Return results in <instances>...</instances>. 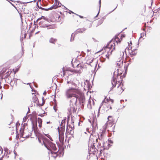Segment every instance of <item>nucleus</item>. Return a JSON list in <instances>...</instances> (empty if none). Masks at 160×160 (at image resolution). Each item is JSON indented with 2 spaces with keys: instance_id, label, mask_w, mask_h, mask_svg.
I'll use <instances>...</instances> for the list:
<instances>
[{
  "instance_id": "nucleus-1",
  "label": "nucleus",
  "mask_w": 160,
  "mask_h": 160,
  "mask_svg": "<svg viewBox=\"0 0 160 160\" xmlns=\"http://www.w3.org/2000/svg\"><path fill=\"white\" fill-rule=\"evenodd\" d=\"M65 96L67 98H71L70 101L71 112H76L78 99L81 103H84L85 102L84 93L78 88H70L67 89L65 92Z\"/></svg>"
},
{
  "instance_id": "nucleus-2",
  "label": "nucleus",
  "mask_w": 160,
  "mask_h": 160,
  "mask_svg": "<svg viewBox=\"0 0 160 160\" xmlns=\"http://www.w3.org/2000/svg\"><path fill=\"white\" fill-rule=\"evenodd\" d=\"M124 37V36L123 35H118L115 36L114 40L110 42L106 47L103 48L102 51L103 53V55L107 59H109V56L111 55L113 50L115 49V42H116L117 44L120 43L122 40V38Z\"/></svg>"
},
{
  "instance_id": "nucleus-3",
  "label": "nucleus",
  "mask_w": 160,
  "mask_h": 160,
  "mask_svg": "<svg viewBox=\"0 0 160 160\" xmlns=\"http://www.w3.org/2000/svg\"><path fill=\"white\" fill-rule=\"evenodd\" d=\"M112 88L117 87L115 89V92L119 94H121L124 91L122 87V80H117L116 79V76L113 77L111 81Z\"/></svg>"
},
{
  "instance_id": "nucleus-4",
  "label": "nucleus",
  "mask_w": 160,
  "mask_h": 160,
  "mask_svg": "<svg viewBox=\"0 0 160 160\" xmlns=\"http://www.w3.org/2000/svg\"><path fill=\"white\" fill-rule=\"evenodd\" d=\"M66 118L63 119L61 123L60 129L59 128H58L59 133V141L61 145L64 144V132L65 131V125L66 123Z\"/></svg>"
},
{
  "instance_id": "nucleus-5",
  "label": "nucleus",
  "mask_w": 160,
  "mask_h": 160,
  "mask_svg": "<svg viewBox=\"0 0 160 160\" xmlns=\"http://www.w3.org/2000/svg\"><path fill=\"white\" fill-rule=\"evenodd\" d=\"M85 60L87 64L90 65L92 67L95 68L97 67L98 62L95 59L93 54L89 52L87 54Z\"/></svg>"
},
{
  "instance_id": "nucleus-6",
  "label": "nucleus",
  "mask_w": 160,
  "mask_h": 160,
  "mask_svg": "<svg viewBox=\"0 0 160 160\" xmlns=\"http://www.w3.org/2000/svg\"><path fill=\"white\" fill-rule=\"evenodd\" d=\"M128 45L129 47L128 48V55L132 58L135 57L137 53V48L138 45L134 43H132L130 41Z\"/></svg>"
},
{
  "instance_id": "nucleus-7",
  "label": "nucleus",
  "mask_w": 160,
  "mask_h": 160,
  "mask_svg": "<svg viewBox=\"0 0 160 160\" xmlns=\"http://www.w3.org/2000/svg\"><path fill=\"white\" fill-rule=\"evenodd\" d=\"M127 67L125 66H124L122 68H118V75L117 76L114 75L113 77L116 76V80L122 81V78L126 76L127 72Z\"/></svg>"
},
{
  "instance_id": "nucleus-8",
  "label": "nucleus",
  "mask_w": 160,
  "mask_h": 160,
  "mask_svg": "<svg viewBox=\"0 0 160 160\" xmlns=\"http://www.w3.org/2000/svg\"><path fill=\"white\" fill-rule=\"evenodd\" d=\"M105 131H102L100 133V136L98 135V138H97L95 136H92L90 137L91 140H93V144L97 146L98 147L101 145V141L103 139Z\"/></svg>"
},
{
  "instance_id": "nucleus-9",
  "label": "nucleus",
  "mask_w": 160,
  "mask_h": 160,
  "mask_svg": "<svg viewBox=\"0 0 160 160\" xmlns=\"http://www.w3.org/2000/svg\"><path fill=\"white\" fill-rule=\"evenodd\" d=\"M32 130L28 128L25 129V127L23 126L20 130V135L24 138H28L31 136L32 133Z\"/></svg>"
},
{
  "instance_id": "nucleus-10",
  "label": "nucleus",
  "mask_w": 160,
  "mask_h": 160,
  "mask_svg": "<svg viewBox=\"0 0 160 160\" xmlns=\"http://www.w3.org/2000/svg\"><path fill=\"white\" fill-rule=\"evenodd\" d=\"M108 121H107V128H109L108 131H113L114 130V128L115 125L114 124L115 123V119L112 116H109L108 117Z\"/></svg>"
},
{
  "instance_id": "nucleus-11",
  "label": "nucleus",
  "mask_w": 160,
  "mask_h": 160,
  "mask_svg": "<svg viewBox=\"0 0 160 160\" xmlns=\"http://www.w3.org/2000/svg\"><path fill=\"white\" fill-rule=\"evenodd\" d=\"M32 101L34 102H36L37 104L39 106H43L45 103V100L44 98H42V102L40 103L38 100V98L37 97L36 95L34 93H32Z\"/></svg>"
},
{
  "instance_id": "nucleus-12",
  "label": "nucleus",
  "mask_w": 160,
  "mask_h": 160,
  "mask_svg": "<svg viewBox=\"0 0 160 160\" xmlns=\"http://www.w3.org/2000/svg\"><path fill=\"white\" fill-rule=\"evenodd\" d=\"M46 22L45 21H42L40 22V25L42 27H47L48 29H55L56 28V26L53 24L51 25H48L46 23Z\"/></svg>"
},
{
  "instance_id": "nucleus-13",
  "label": "nucleus",
  "mask_w": 160,
  "mask_h": 160,
  "mask_svg": "<svg viewBox=\"0 0 160 160\" xmlns=\"http://www.w3.org/2000/svg\"><path fill=\"white\" fill-rule=\"evenodd\" d=\"M103 102L105 103L106 105H109V104H112L114 102L113 99L111 98L110 97H105L103 101Z\"/></svg>"
},
{
  "instance_id": "nucleus-14",
  "label": "nucleus",
  "mask_w": 160,
  "mask_h": 160,
  "mask_svg": "<svg viewBox=\"0 0 160 160\" xmlns=\"http://www.w3.org/2000/svg\"><path fill=\"white\" fill-rule=\"evenodd\" d=\"M85 24L86 26V27L88 28H90L92 26V23L90 21L87 20L85 22Z\"/></svg>"
},
{
  "instance_id": "nucleus-15",
  "label": "nucleus",
  "mask_w": 160,
  "mask_h": 160,
  "mask_svg": "<svg viewBox=\"0 0 160 160\" xmlns=\"http://www.w3.org/2000/svg\"><path fill=\"white\" fill-rule=\"evenodd\" d=\"M86 30L84 28H82L78 29L76 31L75 33L76 34L83 33Z\"/></svg>"
},
{
  "instance_id": "nucleus-16",
  "label": "nucleus",
  "mask_w": 160,
  "mask_h": 160,
  "mask_svg": "<svg viewBox=\"0 0 160 160\" xmlns=\"http://www.w3.org/2000/svg\"><path fill=\"white\" fill-rule=\"evenodd\" d=\"M55 17L56 18L54 20H53V22H59L60 20V16L59 14L56 13L55 14Z\"/></svg>"
},
{
  "instance_id": "nucleus-17",
  "label": "nucleus",
  "mask_w": 160,
  "mask_h": 160,
  "mask_svg": "<svg viewBox=\"0 0 160 160\" xmlns=\"http://www.w3.org/2000/svg\"><path fill=\"white\" fill-rule=\"evenodd\" d=\"M70 126H69L67 127V128L66 129V132H68L70 134H72L73 131H72V128H70Z\"/></svg>"
},
{
  "instance_id": "nucleus-18",
  "label": "nucleus",
  "mask_w": 160,
  "mask_h": 160,
  "mask_svg": "<svg viewBox=\"0 0 160 160\" xmlns=\"http://www.w3.org/2000/svg\"><path fill=\"white\" fill-rule=\"evenodd\" d=\"M49 145L50 146V147L52 148V149L54 151L56 150V148L55 144L50 142L48 143Z\"/></svg>"
},
{
  "instance_id": "nucleus-19",
  "label": "nucleus",
  "mask_w": 160,
  "mask_h": 160,
  "mask_svg": "<svg viewBox=\"0 0 160 160\" xmlns=\"http://www.w3.org/2000/svg\"><path fill=\"white\" fill-rule=\"evenodd\" d=\"M117 65L119 68H122L123 67V61L120 60L117 63Z\"/></svg>"
},
{
  "instance_id": "nucleus-20",
  "label": "nucleus",
  "mask_w": 160,
  "mask_h": 160,
  "mask_svg": "<svg viewBox=\"0 0 160 160\" xmlns=\"http://www.w3.org/2000/svg\"><path fill=\"white\" fill-rule=\"evenodd\" d=\"M38 122L39 124L38 127H39V128H41L42 127V119L40 118H38Z\"/></svg>"
},
{
  "instance_id": "nucleus-21",
  "label": "nucleus",
  "mask_w": 160,
  "mask_h": 160,
  "mask_svg": "<svg viewBox=\"0 0 160 160\" xmlns=\"http://www.w3.org/2000/svg\"><path fill=\"white\" fill-rule=\"evenodd\" d=\"M58 7V6H57L56 5L54 4L52 5L51 7L50 8H48L49 9V10H52L53 9H56Z\"/></svg>"
},
{
  "instance_id": "nucleus-22",
  "label": "nucleus",
  "mask_w": 160,
  "mask_h": 160,
  "mask_svg": "<svg viewBox=\"0 0 160 160\" xmlns=\"http://www.w3.org/2000/svg\"><path fill=\"white\" fill-rule=\"evenodd\" d=\"M56 40H57L55 39H54L53 38H51L49 40V42H50L52 43L55 44Z\"/></svg>"
},
{
  "instance_id": "nucleus-23",
  "label": "nucleus",
  "mask_w": 160,
  "mask_h": 160,
  "mask_svg": "<svg viewBox=\"0 0 160 160\" xmlns=\"http://www.w3.org/2000/svg\"><path fill=\"white\" fill-rule=\"evenodd\" d=\"M54 4L56 5L57 6L60 7V5L59 4H61L57 0H55V2Z\"/></svg>"
},
{
  "instance_id": "nucleus-24",
  "label": "nucleus",
  "mask_w": 160,
  "mask_h": 160,
  "mask_svg": "<svg viewBox=\"0 0 160 160\" xmlns=\"http://www.w3.org/2000/svg\"><path fill=\"white\" fill-rule=\"evenodd\" d=\"M103 19L102 18L98 20V21L97 25H101V24H102L103 23Z\"/></svg>"
},
{
  "instance_id": "nucleus-25",
  "label": "nucleus",
  "mask_w": 160,
  "mask_h": 160,
  "mask_svg": "<svg viewBox=\"0 0 160 160\" xmlns=\"http://www.w3.org/2000/svg\"><path fill=\"white\" fill-rule=\"evenodd\" d=\"M112 104H111V103L110 104H109V105H106L107 107V110H109V109H112Z\"/></svg>"
},
{
  "instance_id": "nucleus-26",
  "label": "nucleus",
  "mask_w": 160,
  "mask_h": 160,
  "mask_svg": "<svg viewBox=\"0 0 160 160\" xmlns=\"http://www.w3.org/2000/svg\"><path fill=\"white\" fill-rule=\"evenodd\" d=\"M19 68H17L15 69H13V70L14 72V74H15L17 72H18L19 70Z\"/></svg>"
},
{
  "instance_id": "nucleus-27",
  "label": "nucleus",
  "mask_w": 160,
  "mask_h": 160,
  "mask_svg": "<svg viewBox=\"0 0 160 160\" xmlns=\"http://www.w3.org/2000/svg\"><path fill=\"white\" fill-rule=\"evenodd\" d=\"M33 130H34V132L35 133H36L37 132H38V128H37V127H36V128H34Z\"/></svg>"
},
{
  "instance_id": "nucleus-28",
  "label": "nucleus",
  "mask_w": 160,
  "mask_h": 160,
  "mask_svg": "<svg viewBox=\"0 0 160 160\" xmlns=\"http://www.w3.org/2000/svg\"><path fill=\"white\" fill-rule=\"evenodd\" d=\"M77 137L78 138H80L82 137V134L81 132L79 133L77 135Z\"/></svg>"
},
{
  "instance_id": "nucleus-29",
  "label": "nucleus",
  "mask_w": 160,
  "mask_h": 160,
  "mask_svg": "<svg viewBox=\"0 0 160 160\" xmlns=\"http://www.w3.org/2000/svg\"><path fill=\"white\" fill-rule=\"evenodd\" d=\"M13 128V130H16L17 129V124H15V126Z\"/></svg>"
},
{
  "instance_id": "nucleus-30",
  "label": "nucleus",
  "mask_w": 160,
  "mask_h": 160,
  "mask_svg": "<svg viewBox=\"0 0 160 160\" xmlns=\"http://www.w3.org/2000/svg\"><path fill=\"white\" fill-rule=\"evenodd\" d=\"M124 55V53L123 51H122V52H120V56L121 57L120 58H122L123 57Z\"/></svg>"
},
{
  "instance_id": "nucleus-31",
  "label": "nucleus",
  "mask_w": 160,
  "mask_h": 160,
  "mask_svg": "<svg viewBox=\"0 0 160 160\" xmlns=\"http://www.w3.org/2000/svg\"><path fill=\"white\" fill-rule=\"evenodd\" d=\"M44 142V145L47 148L48 150H50V147L49 146H48V145L47 144H46V143H45L44 142Z\"/></svg>"
},
{
  "instance_id": "nucleus-32",
  "label": "nucleus",
  "mask_w": 160,
  "mask_h": 160,
  "mask_svg": "<svg viewBox=\"0 0 160 160\" xmlns=\"http://www.w3.org/2000/svg\"><path fill=\"white\" fill-rule=\"evenodd\" d=\"M41 9L42 10H45V11H49V9H48V8H42V9Z\"/></svg>"
},
{
  "instance_id": "nucleus-33",
  "label": "nucleus",
  "mask_w": 160,
  "mask_h": 160,
  "mask_svg": "<svg viewBox=\"0 0 160 160\" xmlns=\"http://www.w3.org/2000/svg\"><path fill=\"white\" fill-rule=\"evenodd\" d=\"M77 66L78 67H80V68H82V66H81L80 64H78L77 65Z\"/></svg>"
},
{
  "instance_id": "nucleus-34",
  "label": "nucleus",
  "mask_w": 160,
  "mask_h": 160,
  "mask_svg": "<svg viewBox=\"0 0 160 160\" xmlns=\"http://www.w3.org/2000/svg\"><path fill=\"white\" fill-rule=\"evenodd\" d=\"M77 15L80 18H84L83 17L80 15H78V14H77Z\"/></svg>"
},
{
  "instance_id": "nucleus-35",
  "label": "nucleus",
  "mask_w": 160,
  "mask_h": 160,
  "mask_svg": "<svg viewBox=\"0 0 160 160\" xmlns=\"http://www.w3.org/2000/svg\"><path fill=\"white\" fill-rule=\"evenodd\" d=\"M87 53H88L89 52L90 53H92L91 52V51L90 50H89V49H87Z\"/></svg>"
},
{
  "instance_id": "nucleus-36",
  "label": "nucleus",
  "mask_w": 160,
  "mask_h": 160,
  "mask_svg": "<svg viewBox=\"0 0 160 160\" xmlns=\"http://www.w3.org/2000/svg\"><path fill=\"white\" fill-rule=\"evenodd\" d=\"M45 135L48 137V138H49L50 137V135H49V134H45Z\"/></svg>"
},
{
  "instance_id": "nucleus-37",
  "label": "nucleus",
  "mask_w": 160,
  "mask_h": 160,
  "mask_svg": "<svg viewBox=\"0 0 160 160\" xmlns=\"http://www.w3.org/2000/svg\"><path fill=\"white\" fill-rule=\"evenodd\" d=\"M102 58H100V60L101 62H104V60H102Z\"/></svg>"
},
{
  "instance_id": "nucleus-38",
  "label": "nucleus",
  "mask_w": 160,
  "mask_h": 160,
  "mask_svg": "<svg viewBox=\"0 0 160 160\" xmlns=\"http://www.w3.org/2000/svg\"><path fill=\"white\" fill-rule=\"evenodd\" d=\"M99 151H100V154H101L102 151V149H100Z\"/></svg>"
},
{
  "instance_id": "nucleus-39",
  "label": "nucleus",
  "mask_w": 160,
  "mask_h": 160,
  "mask_svg": "<svg viewBox=\"0 0 160 160\" xmlns=\"http://www.w3.org/2000/svg\"><path fill=\"white\" fill-rule=\"evenodd\" d=\"M38 7L40 9H42V7L41 6H38Z\"/></svg>"
},
{
  "instance_id": "nucleus-40",
  "label": "nucleus",
  "mask_w": 160,
  "mask_h": 160,
  "mask_svg": "<svg viewBox=\"0 0 160 160\" xmlns=\"http://www.w3.org/2000/svg\"><path fill=\"white\" fill-rule=\"evenodd\" d=\"M42 18H38L37 20V21H38V20H40Z\"/></svg>"
},
{
  "instance_id": "nucleus-41",
  "label": "nucleus",
  "mask_w": 160,
  "mask_h": 160,
  "mask_svg": "<svg viewBox=\"0 0 160 160\" xmlns=\"http://www.w3.org/2000/svg\"><path fill=\"white\" fill-rule=\"evenodd\" d=\"M26 36H27V34H26V33H25V34H24V38H26Z\"/></svg>"
},
{
  "instance_id": "nucleus-42",
  "label": "nucleus",
  "mask_w": 160,
  "mask_h": 160,
  "mask_svg": "<svg viewBox=\"0 0 160 160\" xmlns=\"http://www.w3.org/2000/svg\"><path fill=\"white\" fill-rule=\"evenodd\" d=\"M46 93H47V92L46 91L44 92L43 93L45 95H46Z\"/></svg>"
},
{
  "instance_id": "nucleus-43",
  "label": "nucleus",
  "mask_w": 160,
  "mask_h": 160,
  "mask_svg": "<svg viewBox=\"0 0 160 160\" xmlns=\"http://www.w3.org/2000/svg\"><path fill=\"white\" fill-rule=\"evenodd\" d=\"M41 18H43L44 19H45V17L44 16H42Z\"/></svg>"
},
{
  "instance_id": "nucleus-44",
  "label": "nucleus",
  "mask_w": 160,
  "mask_h": 160,
  "mask_svg": "<svg viewBox=\"0 0 160 160\" xmlns=\"http://www.w3.org/2000/svg\"><path fill=\"white\" fill-rule=\"evenodd\" d=\"M38 140L40 142H41V140L39 138H38Z\"/></svg>"
},
{
  "instance_id": "nucleus-45",
  "label": "nucleus",
  "mask_w": 160,
  "mask_h": 160,
  "mask_svg": "<svg viewBox=\"0 0 160 160\" xmlns=\"http://www.w3.org/2000/svg\"><path fill=\"white\" fill-rule=\"evenodd\" d=\"M53 108H54V109L56 111V110L55 109V105L54 106Z\"/></svg>"
},
{
  "instance_id": "nucleus-46",
  "label": "nucleus",
  "mask_w": 160,
  "mask_h": 160,
  "mask_svg": "<svg viewBox=\"0 0 160 160\" xmlns=\"http://www.w3.org/2000/svg\"><path fill=\"white\" fill-rule=\"evenodd\" d=\"M50 123V122H47V123Z\"/></svg>"
},
{
  "instance_id": "nucleus-47",
  "label": "nucleus",
  "mask_w": 160,
  "mask_h": 160,
  "mask_svg": "<svg viewBox=\"0 0 160 160\" xmlns=\"http://www.w3.org/2000/svg\"><path fill=\"white\" fill-rule=\"evenodd\" d=\"M37 32L35 33V34H37V33H38V32Z\"/></svg>"
},
{
  "instance_id": "nucleus-48",
  "label": "nucleus",
  "mask_w": 160,
  "mask_h": 160,
  "mask_svg": "<svg viewBox=\"0 0 160 160\" xmlns=\"http://www.w3.org/2000/svg\"><path fill=\"white\" fill-rule=\"evenodd\" d=\"M2 158H0V160H2Z\"/></svg>"
},
{
  "instance_id": "nucleus-49",
  "label": "nucleus",
  "mask_w": 160,
  "mask_h": 160,
  "mask_svg": "<svg viewBox=\"0 0 160 160\" xmlns=\"http://www.w3.org/2000/svg\"><path fill=\"white\" fill-rule=\"evenodd\" d=\"M69 83V82L68 81V82H67V83H68H68Z\"/></svg>"
},
{
  "instance_id": "nucleus-50",
  "label": "nucleus",
  "mask_w": 160,
  "mask_h": 160,
  "mask_svg": "<svg viewBox=\"0 0 160 160\" xmlns=\"http://www.w3.org/2000/svg\"><path fill=\"white\" fill-rule=\"evenodd\" d=\"M98 67H99V64H98Z\"/></svg>"
},
{
  "instance_id": "nucleus-51",
  "label": "nucleus",
  "mask_w": 160,
  "mask_h": 160,
  "mask_svg": "<svg viewBox=\"0 0 160 160\" xmlns=\"http://www.w3.org/2000/svg\"><path fill=\"white\" fill-rule=\"evenodd\" d=\"M39 116H41V115H39Z\"/></svg>"
}]
</instances>
